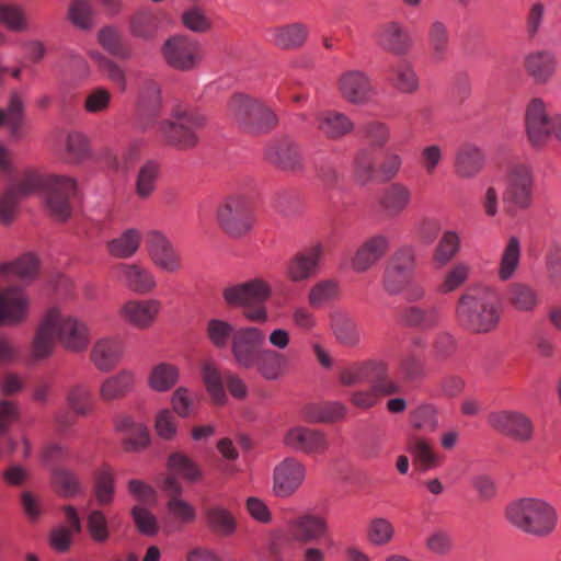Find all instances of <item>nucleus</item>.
<instances>
[{"mask_svg":"<svg viewBox=\"0 0 561 561\" xmlns=\"http://www.w3.org/2000/svg\"><path fill=\"white\" fill-rule=\"evenodd\" d=\"M412 202L411 188L402 182H391L379 197V206L389 217L401 215Z\"/></svg>","mask_w":561,"mask_h":561,"instance_id":"obj_34","label":"nucleus"},{"mask_svg":"<svg viewBox=\"0 0 561 561\" xmlns=\"http://www.w3.org/2000/svg\"><path fill=\"white\" fill-rule=\"evenodd\" d=\"M227 115L240 129L250 134H266L279 123L271 105L243 93H234L229 99Z\"/></svg>","mask_w":561,"mask_h":561,"instance_id":"obj_7","label":"nucleus"},{"mask_svg":"<svg viewBox=\"0 0 561 561\" xmlns=\"http://www.w3.org/2000/svg\"><path fill=\"white\" fill-rule=\"evenodd\" d=\"M368 540L376 546L388 545L394 536V526L386 518H374L367 530Z\"/></svg>","mask_w":561,"mask_h":561,"instance_id":"obj_62","label":"nucleus"},{"mask_svg":"<svg viewBox=\"0 0 561 561\" xmlns=\"http://www.w3.org/2000/svg\"><path fill=\"white\" fill-rule=\"evenodd\" d=\"M374 37L381 49L393 55H405L411 48L409 32L397 21L382 23L376 31Z\"/></svg>","mask_w":561,"mask_h":561,"instance_id":"obj_27","label":"nucleus"},{"mask_svg":"<svg viewBox=\"0 0 561 561\" xmlns=\"http://www.w3.org/2000/svg\"><path fill=\"white\" fill-rule=\"evenodd\" d=\"M141 243V234L135 228L124 230L118 237L106 242L110 255L116 259H129L135 255Z\"/></svg>","mask_w":561,"mask_h":561,"instance_id":"obj_43","label":"nucleus"},{"mask_svg":"<svg viewBox=\"0 0 561 561\" xmlns=\"http://www.w3.org/2000/svg\"><path fill=\"white\" fill-rule=\"evenodd\" d=\"M92 15L93 9L90 0H72L69 3L67 18L69 22L77 28H91Z\"/></svg>","mask_w":561,"mask_h":561,"instance_id":"obj_60","label":"nucleus"},{"mask_svg":"<svg viewBox=\"0 0 561 561\" xmlns=\"http://www.w3.org/2000/svg\"><path fill=\"white\" fill-rule=\"evenodd\" d=\"M505 516L520 531L539 538L551 535L558 524L556 508L537 497H523L511 502L506 506Z\"/></svg>","mask_w":561,"mask_h":561,"instance_id":"obj_5","label":"nucleus"},{"mask_svg":"<svg viewBox=\"0 0 561 561\" xmlns=\"http://www.w3.org/2000/svg\"><path fill=\"white\" fill-rule=\"evenodd\" d=\"M159 25L158 15L150 8L136 10L128 20L130 35L142 41L153 39L158 33Z\"/></svg>","mask_w":561,"mask_h":561,"instance_id":"obj_39","label":"nucleus"},{"mask_svg":"<svg viewBox=\"0 0 561 561\" xmlns=\"http://www.w3.org/2000/svg\"><path fill=\"white\" fill-rule=\"evenodd\" d=\"M217 219L228 234L232 237L245 234L253 225L250 198L243 194L228 196L217 210Z\"/></svg>","mask_w":561,"mask_h":561,"instance_id":"obj_12","label":"nucleus"},{"mask_svg":"<svg viewBox=\"0 0 561 561\" xmlns=\"http://www.w3.org/2000/svg\"><path fill=\"white\" fill-rule=\"evenodd\" d=\"M459 248V236L455 231H445L434 252L433 259L436 266L442 267L451 261L458 253Z\"/></svg>","mask_w":561,"mask_h":561,"instance_id":"obj_56","label":"nucleus"},{"mask_svg":"<svg viewBox=\"0 0 561 561\" xmlns=\"http://www.w3.org/2000/svg\"><path fill=\"white\" fill-rule=\"evenodd\" d=\"M440 309L437 306H432L426 309L411 306L404 309V322L421 330H431L437 327L440 322Z\"/></svg>","mask_w":561,"mask_h":561,"instance_id":"obj_46","label":"nucleus"},{"mask_svg":"<svg viewBox=\"0 0 561 561\" xmlns=\"http://www.w3.org/2000/svg\"><path fill=\"white\" fill-rule=\"evenodd\" d=\"M525 124L527 136L533 145H541L554 135V116H550L546 103L540 99H533L528 103Z\"/></svg>","mask_w":561,"mask_h":561,"instance_id":"obj_19","label":"nucleus"},{"mask_svg":"<svg viewBox=\"0 0 561 561\" xmlns=\"http://www.w3.org/2000/svg\"><path fill=\"white\" fill-rule=\"evenodd\" d=\"M67 400L76 414L85 415L91 409L92 394L85 386L77 385L69 390Z\"/></svg>","mask_w":561,"mask_h":561,"instance_id":"obj_64","label":"nucleus"},{"mask_svg":"<svg viewBox=\"0 0 561 561\" xmlns=\"http://www.w3.org/2000/svg\"><path fill=\"white\" fill-rule=\"evenodd\" d=\"M149 257L162 272L174 274L183 268V260L180 251L158 230L150 231L147 236Z\"/></svg>","mask_w":561,"mask_h":561,"instance_id":"obj_16","label":"nucleus"},{"mask_svg":"<svg viewBox=\"0 0 561 561\" xmlns=\"http://www.w3.org/2000/svg\"><path fill=\"white\" fill-rule=\"evenodd\" d=\"M413 277L387 264L382 275V288L390 296L399 295L411 284Z\"/></svg>","mask_w":561,"mask_h":561,"instance_id":"obj_61","label":"nucleus"},{"mask_svg":"<svg viewBox=\"0 0 561 561\" xmlns=\"http://www.w3.org/2000/svg\"><path fill=\"white\" fill-rule=\"evenodd\" d=\"M161 107L160 85L154 80H146L139 95V112H148L151 116H157Z\"/></svg>","mask_w":561,"mask_h":561,"instance_id":"obj_58","label":"nucleus"},{"mask_svg":"<svg viewBox=\"0 0 561 561\" xmlns=\"http://www.w3.org/2000/svg\"><path fill=\"white\" fill-rule=\"evenodd\" d=\"M388 265L414 276L416 266L415 249L412 245L398 248L388 260Z\"/></svg>","mask_w":561,"mask_h":561,"instance_id":"obj_63","label":"nucleus"},{"mask_svg":"<svg viewBox=\"0 0 561 561\" xmlns=\"http://www.w3.org/2000/svg\"><path fill=\"white\" fill-rule=\"evenodd\" d=\"M135 375L131 370L122 369L107 377L100 386V398L103 401H114L124 398L134 387Z\"/></svg>","mask_w":561,"mask_h":561,"instance_id":"obj_41","label":"nucleus"},{"mask_svg":"<svg viewBox=\"0 0 561 561\" xmlns=\"http://www.w3.org/2000/svg\"><path fill=\"white\" fill-rule=\"evenodd\" d=\"M389 374V365L382 359L371 358L353 362L339 371V381L343 387H355L369 379L381 378Z\"/></svg>","mask_w":561,"mask_h":561,"instance_id":"obj_22","label":"nucleus"},{"mask_svg":"<svg viewBox=\"0 0 561 561\" xmlns=\"http://www.w3.org/2000/svg\"><path fill=\"white\" fill-rule=\"evenodd\" d=\"M162 55L169 66L182 71L196 68L203 58L201 45L184 36L169 38L162 46Z\"/></svg>","mask_w":561,"mask_h":561,"instance_id":"obj_14","label":"nucleus"},{"mask_svg":"<svg viewBox=\"0 0 561 561\" xmlns=\"http://www.w3.org/2000/svg\"><path fill=\"white\" fill-rule=\"evenodd\" d=\"M265 333L256 327L238 328L230 345L236 365L255 370L268 381L280 379L288 370V357L275 350L264 347Z\"/></svg>","mask_w":561,"mask_h":561,"instance_id":"obj_3","label":"nucleus"},{"mask_svg":"<svg viewBox=\"0 0 561 561\" xmlns=\"http://www.w3.org/2000/svg\"><path fill=\"white\" fill-rule=\"evenodd\" d=\"M73 353L84 352L90 344V331L85 322L62 312L57 307L46 310L38 321L31 343V356L41 362L53 356L56 342Z\"/></svg>","mask_w":561,"mask_h":561,"instance_id":"obj_2","label":"nucleus"},{"mask_svg":"<svg viewBox=\"0 0 561 561\" xmlns=\"http://www.w3.org/2000/svg\"><path fill=\"white\" fill-rule=\"evenodd\" d=\"M266 160L283 171L298 172L305 167V159L299 144L284 137L271 144L265 151Z\"/></svg>","mask_w":561,"mask_h":561,"instance_id":"obj_21","label":"nucleus"},{"mask_svg":"<svg viewBox=\"0 0 561 561\" xmlns=\"http://www.w3.org/2000/svg\"><path fill=\"white\" fill-rule=\"evenodd\" d=\"M402 392L401 385L388 375L373 380L367 388H360L350 392V402L362 410L374 408L380 398L400 394Z\"/></svg>","mask_w":561,"mask_h":561,"instance_id":"obj_20","label":"nucleus"},{"mask_svg":"<svg viewBox=\"0 0 561 561\" xmlns=\"http://www.w3.org/2000/svg\"><path fill=\"white\" fill-rule=\"evenodd\" d=\"M59 152L66 163L80 164L92 154L90 140L83 133L70 130L59 144Z\"/></svg>","mask_w":561,"mask_h":561,"instance_id":"obj_36","label":"nucleus"},{"mask_svg":"<svg viewBox=\"0 0 561 561\" xmlns=\"http://www.w3.org/2000/svg\"><path fill=\"white\" fill-rule=\"evenodd\" d=\"M409 451L421 463L424 470L436 468L440 465V459L433 450L430 442L422 437L414 436L411 438Z\"/></svg>","mask_w":561,"mask_h":561,"instance_id":"obj_55","label":"nucleus"},{"mask_svg":"<svg viewBox=\"0 0 561 561\" xmlns=\"http://www.w3.org/2000/svg\"><path fill=\"white\" fill-rule=\"evenodd\" d=\"M403 158L396 149L382 150L377 160L368 148H360L353 159V176L360 185H367L376 180L390 182L398 176L402 169Z\"/></svg>","mask_w":561,"mask_h":561,"instance_id":"obj_8","label":"nucleus"},{"mask_svg":"<svg viewBox=\"0 0 561 561\" xmlns=\"http://www.w3.org/2000/svg\"><path fill=\"white\" fill-rule=\"evenodd\" d=\"M505 298L508 306L520 313H533L541 305L539 290L526 282L511 283Z\"/></svg>","mask_w":561,"mask_h":561,"instance_id":"obj_31","label":"nucleus"},{"mask_svg":"<svg viewBox=\"0 0 561 561\" xmlns=\"http://www.w3.org/2000/svg\"><path fill=\"white\" fill-rule=\"evenodd\" d=\"M306 467L294 457H287L277 463L273 470L272 491L275 496L287 499L295 494L306 478Z\"/></svg>","mask_w":561,"mask_h":561,"instance_id":"obj_15","label":"nucleus"},{"mask_svg":"<svg viewBox=\"0 0 561 561\" xmlns=\"http://www.w3.org/2000/svg\"><path fill=\"white\" fill-rule=\"evenodd\" d=\"M391 84L402 93H414L419 89V78L412 64L402 60L390 68Z\"/></svg>","mask_w":561,"mask_h":561,"instance_id":"obj_47","label":"nucleus"},{"mask_svg":"<svg viewBox=\"0 0 561 561\" xmlns=\"http://www.w3.org/2000/svg\"><path fill=\"white\" fill-rule=\"evenodd\" d=\"M225 301L232 307H243V316L253 322H265L267 311L263 302L271 295L270 285L261 279L254 278L224 289Z\"/></svg>","mask_w":561,"mask_h":561,"instance_id":"obj_11","label":"nucleus"},{"mask_svg":"<svg viewBox=\"0 0 561 561\" xmlns=\"http://www.w3.org/2000/svg\"><path fill=\"white\" fill-rule=\"evenodd\" d=\"M323 245L321 243L298 252L286 265V275L293 282H304L312 277L319 266L323 255Z\"/></svg>","mask_w":561,"mask_h":561,"instance_id":"obj_28","label":"nucleus"},{"mask_svg":"<svg viewBox=\"0 0 561 561\" xmlns=\"http://www.w3.org/2000/svg\"><path fill=\"white\" fill-rule=\"evenodd\" d=\"M312 126L319 136L331 141L341 140L355 129L353 119L344 112L334 108H321L314 112Z\"/></svg>","mask_w":561,"mask_h":561,"instance_id":"obj_17","label":"nucleus"},{"mask_svg":"<svg viewBox=\"0 0 561 561\" xmlns=\"http://www.w3.org/2000/svg\"><path fill=\"white\" fill-rule=\"evenodd\" d=\"M162 304L158 299L128 300L119 309V316L133 327L144 330L150 328L160 313Z\"/></svg>","mask_w":561,"mask_h":561,"instance_id":"obj_25","label":"nucleus"},{"mask_svg":"<svg viewBox=\"0 0 561 561\" xmlns=\"http://www.w3.org/2000/svg\"><path fill=\"white\" fill-rule=\"evenodd\" d=\"M203 379L206 389L216 404H224L227 396L224 389L225 371L221 373L217 366L207 363L203 366Z\"/></svg>","mask_w":561,"mask_h":561,"instance_id":"obj_50","label":"nucleus"},{"mask_svg":"<svg viewBox=\"0 0 561 561\" xmlns=\"http://www.w3.org/2000/svg\"><path fill=\"white\" fill-rule=\"evenodd\" d=\"M117 268L121 272L123 284L131 291L145 295L152 291L157 286L151 271L139 264L121 263Z\"/></svg>","mask_w":561,"mask_h":561,"instance_id":"obj_35","label":"nucleus"},{"mask_svg":"<svg viewBox=\"0 0 561 561\" xmlns=\"http://www.w3.org/2000/svg\"><path fill=\"white\" fill-rule=\"evenodd\" d=\"M522 259V244L517 237L511 236L501 254L497 266V277L502 282H507L512 279L519 266Z\"/></svg>","mask_w":561,"mask_h":561,"instance_id":"obj_40","label":"nucleus"},{"mask_svg":"<svg viewBox=\"0 0 561 561\" xmlns=\"http://www.w3.org/2000/svg\"><path fill=\"white\" fill-rule=\"evenodd\" d=\"M179 368L171 363L154 365L148 375V386L157 392H165L172 389L179 381Z\"/></svg>","mask_w":561,"mask_h":561,"instance_id":"obj_45","label":"nucleus"},{"mask_svg":"<svg viewBox=\"0 0 561 561\" xmlns=\"http://www.w3.org/2000/svg\"><path fill=\"white\" fill-rule=\"evenodd\" d=\"M527 73L537 83H546L554 75L557 58L549 50H537L529 53L524 60Z\"/></svg>","mask_w":561,"mask_h":561,"instance_id":"obj_37","label":"nucleus"},{"mask_svg":"<svg viewBox=\"0 0 561 561\" xmlns=\"http://www.w3.org/2000/svg\"><path fill=\"white\" fill-rule=\"evenodd\" d=\"M483 151L476 145L466 142L455 153V174L463 180L476 178L484 167Z\"/></svg>","mask_w":561,"mask_h":561,"instance_id":"obj_32","label":"nucleus"},{"mask_svg":"<svg viewBox=\"0 0 561 561\" xmlns=\"http://www.w3.org/2000/svg\"><path fill=\"white\" fill-rule=\"evenodd\" d=\"M330 329L335 341L347 348H355L362 342V333L355 318L345 310H333Z\"/></svg>","mask_w":561,"mask_h":561,"instance_id":"obj_30","label":"nucleus"},{"mask_svg":"<svg viewBox=\"0 0 561 561\" xmlns=\"http://www.w3.org/2000/svg\"><path fill=\"white\" fill-rule=\"evenodd\" d=\"M160 167L154 161L146 162L138 171L136 193L141 199H147L156 190Z\"/></svg>","mask_w":561,"mask_h":561,"instance_id":"obj_53","label":"nucleus"},{"mask_svg":"<svg viewBox=\"0 0 561 561\" xmlns=\"http://www.w3.org/2000/svg\"><path fill=\"white\" fill-rule=\"evenodd\" d=\"M2 25L15 33L30 30V21L22 5L16 3H2Z\"/></svg>","mask_w":561,"mask_h":561,"instance_id":"obj_54","label":"nucleus"},{"mask_svg":"<svg viewBox=\"0 0 561 561\" xmlns=\"http://www.w3.org/2000/svg\"><path fill=\"white\" fill-rule=\"evenodd\" d=\"M93 493L100 506H107L114 500V474L110 467L104 466L94 476Z\"/></svg>","mask_w":561,"mask_h":561,"instance_id":"obj_49","label":"nucleus"},{"mask_svg":"<svg viewBox=\"0 0 561 561\" xmlns=\"http://www.w3.org/2000/svg\"><path fill=\"white\" fill-rule=\"evenodd\" d=\"M207 527L216 535L230 537L236 533L237 520L230 511L221 505H209L205 510Z\"/></svg>","mask_w":561,"mask_h":561,"instance_id":"obj_42","label":"nucleus"},{"mask_svg":"<svg viewBox=\"0 0 561 561\" xmlns=\"http://www.w3.org/2000/svg\"><path fill=\"white\" fill-rule=\"evenodd\" d=\"M288 531L293 539L301 543L321 539L327 533L325 520L317 515L306 514L291 519Z\"/></svg>","mask_w":561,"mask_h":561,"instance_id":"obj_33","label":"nucleus"},{"mask_svg":"<svg viewBox=\"0 0 561 561\" xmlns=\"http://www.w3.org/2000/svg\"><path fill=\"white\" fill-rule=\"evenodd\" d=\"M460 327L472 333H489L501 320V306L493 291L462 295L456 306Z\"/></svg>","mask_w":561,"mask_h":561,"instance_id":"obj_6","label":"nucleus"},{"mask_svg":"<svg viewBox=\"0 0 561 561\" xmlns=\"http://www.w3.org/2000/svg\"><path fill=\"white\" fill-rule=\"evenodd\" d=\"M337 90L342 99L353 105L367 104L376 94L369 77L360 70L343 72L337 80Z\"/></svg>","mask_w":561,"mask_h":561,"instance_id":"obj_18","label":"nucleus"},{"mask_svg":"<svg viewBox=\"0 0 561 561\" xmlns=\"http://www.w3.org/2000/svg\"><path fill=\"white\" fill-rule=\"evenodd\" d=\"M270 41L283 49H296L301 47L308 36V28L305 24L296 22L286 25L275 26L268 31Z\"/></svg>","mask_w":561,"mask_h":561,"instance_id":"obj_38","label":"nucleus"},{"mask_svg":"<svg viewBox=\"0 0 561 561\" xmlns=\"http://www.w3.org/2000/svg\"><path fill=\"white\" fill-rule=\"evenodd\" d=\"M124 354V343L118 336H103L92 346L90 359L100 371H111L121 362Z\"/></svg>","mask_w":561,"mask_h":561,"instance_id":"obj_29","label":"nucleus"},{"mask_svg":"<svg viewBox=\"0 0 561 561\" xmlns=\"http://www.w3.org/2000/svg\"><path fill=\"white\" fill-rule=\"evenodd\" d=\"M39 193L49 215L66 221L72 214L77 182L67 175L41 174L25 167L2 146V225L10 224L23 199Z\"/></svg>","mask_w":561,"mask_h":561,"instance_id":"obj_1","label":"nucleus"},{"mask_svg":"<svg viewBox=\"0 0 561 561\" xmlns=\"http://www.w3.org/2000/svg\"><path fill=\"white\" fill-rule=\"evenodd\" d=\"M204 124L205 117L199 112L176 105L171 111V117L160 123L158 133L165 145L187 150L196 146V130Z\"/></svg>","mask_w":561,"mask_h":561,"instance_id":"obj_9","label":"nucleus"},{"mask_svg":"<svg viewBox=\"0 0 561 561\" xmlns=\"http://www.w3.org/2000/svg\"><path fill=\"white\" fill-rule=\"evenodd\" d=\"M390 239L386 234L376 233L367 238L357 249L352 267L357 273H364L375 266L389 251Z\"/></svg>","mask_w":561,"mask_h":561,"instance_id":"obj_24","label":"nucleus"},{"mask_svg":"<svg viewBox=\"0 0 561 561\" xmlns=\"http://www.w3.org/2000/svg\"><path fill=\"white\" fill-rule=\"evenodd\" d=\"M340 294L337 282L324 279L314 284L308 295V301L311 307L320 308L327 302L335 299Z\"/></svg>","mask_w":561,"mask_h":561,"instance_id":"obj_59","label":"nucleus"},{"mask_svg":"<svg viewBox=\"0 0 561 561\" xmlns=\"http://www.w3.org/2000/svg\"><path fill=\"white\" fill-rule=\"evenodd\" d=\"M237 330L231 322L219 318H210L205 324V335L217 350H226L231 345Z\"/></svg>","mask_w":561,"mask_h":561,"instance_id":"obj_44","label":"nucleus"},{"mask_svg":"<svg viewBox=\"0 0 561 561\" xmlns=\"http://www.w3.org/2000/svg\"><path fill=\"white\" fill-rule=\"evenodd\" d=\"M168 467L172 473L179 474L190 482H195L202 478V471L197 465L181 453L170 455Z\"/></svg>","mask_w":561,"mask_h":561,"instance_id":"obj_57","label":"nucleus"},{"mask_svg":"<svg viewBox=\"0 0 561 561\" xmlns=\"http://www.w3.org/2000/svg\"><path fill=\"white\" fill-rule=\"evenodd\" d=\"M99 42L105 50L119 59L127 60L131 57L130 47L114 27L102 28L99 33Z\"/></svg>","mask_w":561,"mask_h":561,"instance_id":"obj_51","label":"nucleus"},{"mask_svg":"<svg viewBox=\"0 0 561 561\" xmlns=\"http://www.w3.org/2000/svg\"><path fill=\"white\" fill-rule=\"evenodd\" d=\"M535 175L531 168L524 162H515L506 168L504 190L502 193L503 208L506 215L514 217L527 210L534 203Z\"/></svg>","mask_w":561,"mask_h":561,"instance_id":"obj_10","label":"nucleus"},{"mask_svg":"<svg viewBox=\"0 0 561 561\" xmlns=\"http://www.w3.org/2000/svg\"><path fill=\"white\" fill-rule=\"evenodd\" d=\"M39 271V262L27 253L10 262L2 263V327L18 328L25 323L30 313L31 300L21 285H3L11 276L22 282H31Z\"/></svg>","mask_w":561,"mask_h":561,"instance_id":"obj_4","label":"nucleus"},{"mask_svg":"<svg viewBox=\"0 0 561 561\" xmlns=\"http://www.w3.org/2000/svg\"><path fill=\"white\" fill-rule=\"evenodd\" d=\"M2 131L9 144L22 140L26 133V117L22 95L13 91L5 108H2Z\"/></svg>","mask_w":561,"mask_h":561,"instance_id":"obj_23","label":"nucleus"},{"mask_svg":"<svg viewBox=\"0 0 561 561\" xmlns=\"http://www.w3.org/2000/svg\"><path fill=\"white\" fill-rule=\"evenodd\" d=\"M284 444L306 454H322L328 448V440L322 432L301 425L290 427L285 433Z\"/></svg>","mask_w":561,"mask_h":561,"instance_id":"obj_26","label":"nucleus"},{"mask_svg":"<svg viewBox=\"0 0 561 561\" xmlns=\"http://www.w3.org/2000/svg\"><path fill=\"white\" fill-rule=\"evenodd\" d=\"M362 131L370 149H383L391 139V128L382 121L373 119L366 122L362 127Z\"/></svg>","mask_w":561,"mask_h":561,"instance_id":"obj_52","label":"nucleus"},{"mask_svg":"<svg viewBox=\"0 0 561 561\" xmlns=\"http://www.w3.org/2000/svg\"><path fill=\"white\" fill-rule=\"evenodd\" d=\"M486 422L497 433L517 442H529L534 436L533 421L519 411H493L489 413Z\"/></svg>","mask_w":561,"mask_h":561,"instance_id":"obj_13","label":"nucleus"},{"mask_svg":"<svg viewBox=\"0 0 561 561\" xmlns=\"http://www.w3.org/2000/svg\"><path fill=\"white\" fill-rule=\"evenodd\" d=\"M428 46L433 59L443 60L448 51L449 32L447 25L440 20H434L427 32Z\"/></svg>","mask_w":561,"mask_h":561,"instance_id":"obj_48","label":"nucleus"}]
</instances>
